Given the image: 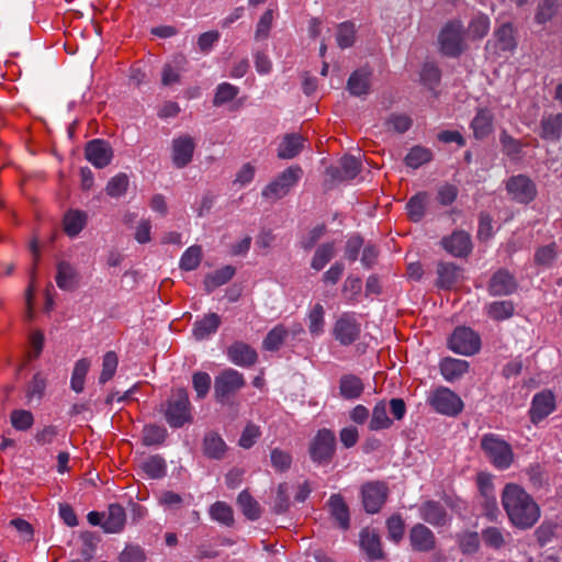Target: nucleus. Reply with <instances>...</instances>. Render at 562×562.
<instances>
[{"label":"nucleus","instance_id":"nucleus-1","mask_svg":"<svg viewBox=\"0 0 562 562\" xmlns=\"http://www.w3.org/2000/svg\"><path fill=\"white\" fill-rule=\"evenodd\" d=\"M501 503L508 522L518 530H529L541 517V508L533 496L518 483H506Z\"/></svg>","mask_w":562,"mask_h":562},{"label":"nucleus","instance_id":"nucleus-2","mask_svg":"<svg viewBox=\"0 0 562 562\" xmlns=\"http://www.w3.org/2000/svg\"><path fill=\"white\" fill-rule=\"evenodd\" d=\"M158 412L173 429L193 422L192 405L184 387L173 390L169 397L160 403Z\"/></svg>","mask_w":562,"mask_h":562},{"label":"nucleus","instance_id":"nucleus-3","mask_svg":"<svg viewBox=\"0 0 562 562\" xmlns=\"http://www.w3.org/2000/svg\"><path fill=\"white\" fill-rule=\"evenodd\" d=\"M480 449L492 467L498 471L508 470L515 462L512 445L497 434H484L480 440Z\"/></svg>","mask_w":562,"mask_h":562},{"label":"nucleus","instance_id":"nucleus-4","mask_svg":"<svg viewBox=\"0 0 562 562\" xmlns=\"http://www.w3.org/2000/svg\"><path fill=\"white\" fill-rule=\"evenodd\" d=\"M439 50L443 56L457 58L465 49V31L459 19L448 21L438 35Z\"/></svg>","mask_w":562,"mask_h":562},{"label":"nucleus","instance_id":"nucleus-5","mask_svg":"<svg viewBox=\"0 0 562 562\" xmlns=\"http://www.w3.org/2000/svg\"><path fill=\"white\" fill-rule=\"evenodd\" d=\"M245 386L244 374L236 369L226 368L215 376L214 398L221 405H231L237 393Z\"/></svg>","mask_w":562,"mask_h":562},{"label":"nucleus","instance_id":"nucleus-6","mask_svg":"<svg viewBox=\"0 0 562 562\" xmlns=\"http://www.w3.org/2000/svg\"><path fill=\"white\" fill-rule=\"evenodd\" d=\"M337 439L331 429L321 428L308 442V456L318 467L329 465L336 456Z\"/></svg>","mask_w":562,"mask_h":562},{"label":"nucleus","instance_id":"nucleus-7","mask_svg":"<svg viewBox=\"0 0 562 562\" xmlns=\"http://www.w3.org/2000/svg\"><path fill=\"white\" fill-rule=\"evenodd\" d=\"M302 175L303 170L299 165L288 167L263 188L262 196L274 201L284 198L296 186Z\"/></svg>","mask_w":562,"mask_h":562},{"label":"nucleus","instance_id":"nucleus-8","mask_svg":"<svg viewBox=\"0 0 562 562\" xmlns=\"http://www.w3.org/2000/svg\"><path fill=\"white\" fill-rule=\"evenodd\" d=\"M480 335L470 327L458 326L448 338V348L454 353L474 356L481 350Z\"/></svg>","mask_w":562,"mask_h":562},{"label":"nucleus","instance_id":"nucleus-9","mask_svg":"<svg viewBox=\"0 0 562 562\" xmlns=\"http://www.w3.org/2000/svg\"><path fill=\"white\" fill-rule=\"evenodd\" d=\"M427 401L435 412L450 417L458 416L464 407L461 397L446 386L435 389Z\"/></svg>","mask_w":562,"mask_h":562},{"label":"nucleus","instance_id":"nucleus-10","mask_svg":"<svg viewBox=\"0 0 562 562\" xmlns=\"http://www.w3.org/2000/svg\"><path fill=\"white\" fill-rule=\"evenodd\" d=\"M390 495V488L383 481H369L361 485L360 496L363 509L368 514H378Z\"/></svg>","mask_w":562,"mask_h":562},{"label":"nucleus","instance_id":"nucleus-11","mask_svg":"<svg viewBox=\"0 0 562 562\" xmlns=\"http://www.w3.org/2000/svg\"><path fill=\"white\" fill-rule=\"evenodd\" d=\"M505 188L510 199L520 204H529L538 194L535 181L521 173L512 176L506 181Z\"/></svg>","mask_w":562,"mask_h":562},{"label":"nucleus","instance_id":"nucleus-12","mask_svg":"<svg viewBox=\"0 0 562 562\" xmlns=\"http://www.w3.org/2000/svg\"><path fill=\"white\" fill-rule=\"evenodd\" d=\"M361 333V324L358 322L355 313H342L336 321L333 335L341 346H350L356 342Z\"/></svg>","mask_w":562,"mask_h":562},{"label":"nucleus","instance_id":"nucleus-13","mask_svg":"<svg viewBox=\"0 0 562 562\" xmlns=\"http://www.w3.org/2000/svg\"><path fill=\"white\" fill-rule=\"evenodd\" d=\"M408 542L412 551L416 553H430L438 544L435 532L423 522H416L409 528Z\"/></svg>","mask_w":562,"mask_h":562},{"label":"nucleus","instance_id":"nucleus-14","mask_svg":"<svg viewBox=\"0 0 562 562\" xmlns=\"http://www.w3.org/2000/svg\"><path fill=\"white\" fill-rule=\"evenodd\" d=\"M557 409L555 395L551 390H542L532 396L528 416L533 425L543 422Z\"/></svg>","mask_w":562,"mask_h":562},{"label":"nucleus","instance_id":"nucleus-15","mask_svg":"<svg viewBox=\"0 0 562 562\" xmlns=\"http://www.w3.org/2000/svg\"><path fill=\"white\" fill-rule=\"evenodd\" d=\"M440 245L456 258H468L473 250L471 235L465 231L456 229L450 235L441 238Z\"/></svg>","mask_w":562,"mask_h":562},{"label":"nucleus","instance_id":"nucleus-16","mask_svg":"<svg viewBox=\"0 0 562 562\" xmlns=\"http://www.w3.org/2000/svg\"><path fill=\"white\" fill-rule=\"evenodd\" d=\"M196 143L189 134H181L175 137L171 143V158L176 168L187 167L193 159Z\"/></svg>","mask_w":562,"mask_h":562},{"label":"nucleus","instance_id":"nucleus-17","mask_svg":"<svg viewBox=\"0 0 562 562\" xmlns=\"http://www.w3.org/2000/svg\"><path fill=\"white\" fill-rule=\"evenodd\" d=\"M85 157L95 168L103 169L111 164L113 149L106 140L95 138L86 144Z\"/></svg>","mask_w":562,"mask_h":562},{"label":"nucleus","instance_id":"nucleus-18","mask_svg":"<svg viewBox=\"0 0 562 562\" xmlns=\"http://www.w3.org/2000/svg\"><path fill=\"white\" fill-rule=\"evenodd\" d=\"M518 289V282L515 276L505 268L495 271L488 283L487 291L492 296H506L515 293Z\"/></svg>","mask_w":562,"mask_h":562},{"label":"nucleus","instance_id":"nucleus-19","mask_svg":"<svg viewBox=\"0 0 562 562\" xmlns=\"http://www.w3.org/2000/svg\"><path fill=\"white\" fill-rule=\"evenodd\" d=\"M361 161L351 156L345 155L340 158L338 166H330L326 172L334 181L342 182L353 180L361 172Z\"/></svg>","mask_w":562,"mask_h":562},{"label":"nucleus","instance_id":"nucleus-20","mask_svg":"<svg viewBox=\"0 0 562 562\" xmlns=\"http://www.w3.org/2000/svg\"><path fill=\"white\" fill-rule=\"evenodd\" d=\"M418 514L423 521L436 528L445 527L450 521L446 507L438 501H425L419 505Z\"/></svg>","mask_w":562,"mask_h":562},{"label":"nucleus","instance_id":"nucleus-21","mask_svg":"<svg viewBox=\"0 0 562 562\" xmlns=\"http://www.w3.org/2000/svg\"><path fill=\"white\" fill-rule=\"evenodd\" d=\"M226 356L231 362L241 368H251L258 361L256 349L244 341H234L228 346Z\"/></svg>","mask_w":562,"mask_h":562},{"label":"nucleus","instance_id":"nucleus-22","mask_svg":"<svg viewBox=\"0 0 562 562\" xmlns=\"http://www.w3.org/2000/svg\"><path fill=\"white\" fill-rule=\"evenodd\" d=\"M330 518L335 525L346 531L350 528V509L345 497L339 494H331L326 503Z\"/></svg>","mask_w":562,"mask_h":562},{"label":"nucleus","instance_id":"nucleus-23","mask_svg":"<svg viewBox=\"0 0 562 562\" xmlns=\"http://www.w3.org/2000/svg\"><path fill=\"white\" fill-rule=\"evenodd\" d=\"M436 286L441 290H452L462 280L463 270L453 262L440 261L437 263Z\"/></svg>","mask_w":562,"mask_h":562},{"label":"nucleus","instance_id":"nucleus-24","mask_svg":"<svg viewBox=\"0 0 562 562\" xmlns=\"http://www.w3.org/2000/svg\"><path fill=\"white\" fill-rule=\"evenodd\" d=\"M360 548L366 552L368 558L372 561L383 560L385 553L382 549L381 537L373 528H363L359 535Z\"/></svg>","mask_w":562,"mask_h":562},{"label":"nucleus","instance_id":"nucleus-25","mask_svg":"<svg viewBox=\"0 0 562 562\" xmlns=\"http://www.w3.org/2000/svg\"><path fill=\"white\" fill-rule=\"evenodd\" d=\"M493 47L498 55L513 53L516 49L517 41L513 23H503L494 31Z\"/></svg>","mask_w":562,"mask_h":562},{"label":"nucleus","instance_id":"nucleus-26","mask_svg":"<svg viewBox=\"0 0 562 562\" xmlns=\"http://www.w3.org/2000/svg\"><path fill=\"white\" fill-rule=\"evenodd\" d=\"M470 127L476 139L486 138L494 130V114L487 108L477 109Z\"/></svg>","mask_w":562,"mask_h":562},{"label":"nucleus","instance_id":"nucleus-27","mask_svg":"<svg viewBox=\"0 0 562 562\" xmlns=\"http://www.w3.org/2000/svg\"><path fill=\"white\" fill-rule=\"evenodd\" d=\"M126 524V513L122 505L111 504L105 513L102 529L108 533H119L123 531Z\"/></svg>","mask_w":562,"mask_h":562},{"label":"nucleus","instance_id":"nucleus-28","mask_svg":"<svg viewBox=\"0 0 562 562\" xmlns=\"http://www.w3.org/2000/svg\"><path fill=\"white\" fill-rule=\"evenodd\" d=\"M188 65L187 57L182 54L176 55L171 63H167L162 67L161 83L162 86H171L180 82L181 74Z\"/></svg>","mask_w":562,"mask_h":562},{"label":"nucleus","instance_id":"nucleus-29","mask_svg":"<svg viewBox=\"0 0 562 562\" xmlns=\"http://www.w3.org/2000/svg\"><path fill=\"white\" fill-rule=\"evenodd\" d=\"M371 75L372 71L368 67H361L355 70L347 81V89L350 94L355 97L368 94L370 91Z\"/></svg>","mask_w":562,"mask_h":562},{"label":"nucleus","instance_id":"nucleus-30","mask_svg":"<svg viewBox=\"0 0 562 562\" xmlns=\"http://www.w3.org/2000/svg\"><path fill=\"white\" fill-rule=\"evenodd\" d=\"M469 362L451 357L443 358L439 363L440 373L448 382L462 378L469 371Z\"/></svg>","mask_w":562,"mask_h":562},{"label":"nucleus","instance_id":"nucleus-31","mask_svg":"<svg viewBox=\"0 0 562 562\" xmlns=\"http://www.w3.org/2000/svg\"><path fill=\"white\" fill-rule=\"evenodd\" d=\"M539 135L544 140H559L562 135V113L543 116L540 121Z\"/></svg>","mask_w":562,"mask_h":562},{"label":"nucleus","instance_id":"nucleus-32","mask_svg":"<svg viewBox=\"0 0 562 562\" xmlns=\"http://www.w3.org/2000/svg\"><path fill=\"white\" fill-rule=\"evenodd\" d=\"M364 391L362 380L356 374H344L339 380V394L345 400H357Z\"/></svg>","mask_w":562,"mask_h":562},{"label":"nucleus","instance_id":"nucleus-33","mask_svg":"<svg viewBox=\"0 0 562 562\" xmlns=\"http://www.w3.org/2000/svg\"><path fill=\"white\" fill-rule=\"evenodd\" d=\"M221 325V317L216 313H209L193 324V336L196 340H203L215 334Z\"/></svg>","mask_w":562,"mask_h":562},{"label":"nucleus","instance_id":"nucleus-34","mask_svg":"<svg viewBox=\"0 0 562 562\" xmlns=\"http://www.w3.org/2000/svg\"><path fill=\"white\" fill-rule=\"evenodd\" d=\"M227 451L223 438L215 431L206 432L203 439V453L209 459L222 460Z\"/></svg>","mask_w":562,"mask_h":562},{"label":"nucleus","instance_id":"nucleus-35","mask_svg":"<svg viewBox=\"0 0 562 562\" xmlns=\"http://www.w3.org/2000/svg\"><path fill=\"white\" fill-rule=\"evenodd\" d=\"M305 138L297 134H286L279 145L278 157L281 159H292L296 157L304 147Z\"/></svg>","mask_w":562,"mask_h":562},{"label":"nucleus","instance_id":"nucleus-36","mask_svg":"<svg viewBox=\"0 0 562 562\" xmlns=\"http://www.w3.org/2000/svg\"><path fill=\"white\" fill-rule=\"evenodd\" d=\"M55 280L59 289L64 291H72L78 284V273L69 262L60 261L57 265Z\"/></svg>","mask_w":562,"mask_h":562},{"label":"nucleus","instance_id":"nucleus-37","mask_svg":"<svg viewBox=\"0 0 562 562\" xmlns=\"http://www.w3.org/2000/svg\"><path fill=\"white\" fill-rule=\"evenodd\" d=\"M168 438L167 428L157 424H147L142 430V445L145 447L162 446Z\"/></svg>","mask_w":562,"mask_h":562},{"label":"nucleus","instance_id":"nucleus-38","mask_svg":"<svg viewBox=\"0 0 562 562\" xmlns=\"http://www.w3.org/2000/svg\"><path fill=\"white\" fill-rule=\"evenodd\" d=\"M336 256V243L326 241L317 246L311 260V268L315 271L323 270Z\"/></svg>","mask_w":562,"mask_h":562},{"label":"nucleus","instance_id":"nucleus-39","mask_svg":"<svg viewBox=\"0 0 562 562\" xmlns=\"http://www.w3.org/2000/svg\"><path fill=\"white\" fill-rule=\"evenodd\" d=\"M428 193L425 191L414 194L406 203L407 216L409 221L418 223L425 214L428 204Z\"/></svg>","mask_w":562,"mask_h":562},{"label":"nucleus","instance_id":"nucleus-40","mask_svg":"<svg viewBox=\"0 0 562 562\" xmlns=\"http://www.w3.org/2000/svg\"><path fill=\"white\" fill-rule=\"evenodd\" d=\"M142 471L148 479L159 480L167 474L166 460L160 454H153L140 463Z\"/></svg>","mask_w":562,"mask_h":562},{"label":"nucleus","instance_id":"nucleus-41","mask_svg":"<svg viewBox=\"0 0 562 562\" xmlns=\"http://www.w3.org/2000/svg\"><path fill=\"white\" fill-rule=\"evenodd\" d=\"M235 268L233 266H224L212 273H209L204 279V286L207 293L213 292L216 288L226 284L235 276Z\"/></svg>","mask_w":562,"mask_h":562},{"label":"nucleus","instance_id":"nucleus-42","mask_svg":"<svg viewBox=\"0 0 562 562\" xmlns=\"http://www.w3.org/2000/svg\"><path fill=\"white\" fill-rule=\"evenodd\" d=\"M484 312L488 318L502 322L514 315L515 305L512 301H494L485 305Z\"/></svg>","mask_w":562,"mask_h":562},{"label":"nucleus","instance_id":"nucleus-43","mask_svg":"<svg viewBox=\"0 0 562 562\" xmlns=\"http://www.w3.org/2000/svg\"><path fill=\"white\" fill-rule=\"evenodd\" d=\"M64 231L69 237H76L87 224V215L78 210L68 211L63 220Z\"/></svg>","mask_w":562,"mask_h":562},{"label":"nucleus","instance_id":"nucleus-44","mask_svg":"<svg viewBox=\"0 0 562 562\" xmlns=\"http://www.w3.org/2000/svg\"><path fill=\"white\" fill-rule=\"evenodd\" d=\"M237 504L244 514V516L249 520H257L261 516V506L260 504L251 496L248 490H244L239 493L237 497Z\"/></svg>","mask_w":562,"mask_h":562},{"label":"nucleus","instance_id":"nucleus-45","mask_svg":"<svg viewBox=\"0 0 562 562\" xmlns=\"http://www.w3.org/2000/svg\"><path fill=\"white\" fill-rule=\"evenodd\" d=\"M560 9L559 0H541L536 9L535 22L539 25H544L551 22L558 14Z\"/></svg>","mask_w":562,"mask_h":562},{"label":"nucleus","instance_id":"nucleus-46","mask_svg":"<svg viewBox=\"0 0 562 562\" xmlns=\"http://www.w3.org/2000/svg\"><path fill=\"white\" fill-rule=\"evenodd\" d=\"M490 26V18L486 14L479 12L471 19L467 29V34L473 41L481 40L487 35Z\"/></svg>","mask_w":562,"mask_h":562},{"label":"nucleus","instance_id":"nucleus-47","mask_svg":"<svg viewBox=\"0 0 562 562\" xmlns=\"http://www.w3.org/2000/svg\"><path fill=\"white\" fill-rule=\"evenodd\" d=\"M393 422L389 417L386 412V404L384 401L378 402L373 409H372V416L369 423V429L370 430H383L389 429L392 426Z\"/></svg>","mask_w":562,"mask_h":562},{"label":"nucleus","instance_id":"nucleus-48","mask_svg":"<svg viewBox=\"0 0 562 562\" xmlns=\"http://www.w3.org/2000/svg\"><path fill=\"white\" fill-rule=\"evenodd\" d=\"M289 331L282 324H278L268 331L263 341L262 348L267 351H278L286 339Z\"/></svg>","mask_w":562,"mask_h":562},{"label":"nucleus","instance_id":"nucleus-49","mask_svg":"<svg viewBox=\"0 0 562 562\" xmlns=\"http://www.w3.org/2000/svg\"><path fill=\"white\" fill-rule=\"evenodd\" d=\"M210 516L213 520L220 524L231 527L234 525V512L233 508L225 502L217 501L210 507Z\"/></svg>","mask_w":562,"mask_h":562},{"label":"nucleus","instance_id":"nucleus-50","mask_svg":"<svg viewBox=\"0 0 562 562\" xmlns=\"http://www.w3.org/2000/svg\"><path fill=\"white\" fill-rule=\"evenodd\" d=\"M90 360L87 358L79 359L75 363L70 386L76 393H81L85 389L86 375L90 369Z\"/></svg>","mask_w":562,"mask_h":562},{"label":"nucleus","instance_id":"nucleus-51","mask_svg":"<svg viewBox=\"0 0 562 562\" xmlns=\"http://www.w3.org/2000/svg\"><path fill=\"white\" fill-rule=\"evenodd\" d=\"M356 25L351 21H345L337 26L336 41L341 49L349 48L356 41Z\"/></svg>","mask_w":562,"mask_h":562},{"label":"nucleus","instance_id":"nucleus-52","mask_svg":"<svg viewBox=\"0 0 562 562\" xmlns=\"http://www.w3.org/2000/svg\"><path fill=\"white\" fill-rule=\"evenodd\" d=\"M308 330L312 336H319L324 333L325 310L321 303H316L308 312Z\"/></svg>","mask_w":562,"mask_h":562},{"label":"nucleus","instance_id":"nucleus-53","mask_svg":"<svg viewBox=\"0 0 562 562\" xmlns=\"http://www.w3.org/2000/svg\"><path fill=\"white\" fill-rule=\"evenodd\" d=\"M432 159L430 149L423 146H414L405 156V164L407 167L417 169L420 166L429 162Z\"/></svg>","mask_w":562,"mask_h":562},{"label":"nucleus","instance_id":"nucleus-54","mask_svg":"<svg viewBox=\"0 0 562 562\" xmlns=\"http://www.w3.org/2000/svg\"><path fill=\"white\" fill-rule=\"evenodd\" d=\"M559 525L553 520H543L535 530L533 536L540 547L550 543L557 536Z\"/></svg>","mask_w":562,"mask_h":562},{"label":"nucleus","instance_id":"nucleus-55","mask_svg":"<svg viewBox=\"0 0 562 562\" xmlns=\"http://www.w3.org/2000/svg\"><path fill=\"white\" fill-rule=\"evenodd\" d=\"M387 538L394 543H400L405 533V522L400 514L391 515L386 521Z\"/></svg>","mask_w":562,"mask_h":562},{"label":"nucleus","instance_id":"nucleus-56","mask_svg":"<svg viewBox=\"0 0 562 562\" xmlns=\"http://www.w3.org/2000/svg\"><path fill=\"white\" fill-rule=\"evenodd\" d=\"M558 256V246L554 241L536 249L533 261L536 266L551 267Z\"/></svg>","mask_w":562,"mask_h":562},{"label":"nucleus","instance_id":"nucleus-57","mask_svg":"<svg viewBox=\"0 0 562 562\" xmlns=\"http://www.w3.org/2000/svg\"><path fill=\"white\" fill-rule=\"evenodd\" d=\"M10 423L18 431H27L34 424V415L27 409H13L10 414Z\"/></svg>","mask_w":562,"mask_h":562},{"label":"nucleus","instance_id":"nucleus-58","mask_svg":"<svg viewBox=\"0 0 562 562\" xmlns=\"http://www.w3.org/2000/svg\"><path fill=\"white\" fill-rule=\"evenodd\" d=\"M481 537L484 544L494 550H499L506 544L504 530L498 527L483 529Z\"/></svg>","mask_w":562,"mask_h":562},{"label":"nucleus","instance_id":"nucleus-59","mask_svg":"<svg viewBox=\"0 0 562 562\" xmlns=\"http://www.w3.org/2000/svg\"><path fill=\"white\" fill-rule=\"evenodd\" d=\"M202 260V248L201 246L193 245L189 247L181 256L180 269L184 271L195 270Z\"/></svg>","mask_w":562,"mask_h":562},{"label":"nucleus","instance_id":"nucleus-60","mask_svg":"<svg viewBox=\"0 0 562 562\" xmlns=\"http://www.w3.org/2000/svg\"><path fill=\"white\" fill-rule=\"evenodd\" d=\"M239 93V88L229 83L222 82L216 87L213 105L222 106L227 102L233 101Z\"/></svg>","mask_w":562,"mask_h":562},{"label":"nucleus","instance_id":"nucleus-61","mask_svg":"<svg viewBox=\"0 0 562 562\" xmlns=\"http://www.w3.org/2000/svg\"><path fill=\"white\" fill-rule=\"evenodd\" d=\"M270 462L277 472L284 473L291 469L293 458L289 451L273 448L270 452Z\"/></svg>","mask_w":562,"mask_h":562},{"label":"nucleus","instance_id":"nucleus-62","mask_svg":"<svg viewBox=\"0 0 562 562\" xmlns=\"http://www.w3.org/2000/svg\"><path fill=\"white\" fill-rule=\"evenodd\" d=\"M128 183L130 179L127 175L120 172L109 180L105 187V192L111 198H120L126 193Z\"/></svg>","mask_w":562,"mask_h":562},{"label":"nucleus","instance_id":"nucleus-63","mask_svg":"<svg viewBox=\"0 0 562 562\" xmlns=\"http://www.w3.org/2000/svg\"><path fill=\"white\" fill-rule=\"evenodd\" d=\"M117 364H119V358L114 351H108L103 356L102 370H101V373L99 376V382L101 384H105L108 381H110L114 376L116 369H117Z\"/></svg>","mask_w":562,"mask_h":562},{"label":"nucleus","instance_id":"nucleus-64","mask_svg":"<svg viewBox=\"0 0 562 562\" xmlns=\"http://www.w3.org/2000/svg\"><path fill=\"white\" fill-rule=\"evenodd\" d=\"M327 233V226L325 224H318L312 229H310L305 235H303L300 239V246L305 251H310L313 249L316 244L325 236Z\"/></svg>","mask_w":562,"mask_h":562}]
</instances>
